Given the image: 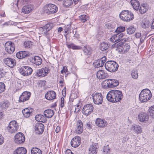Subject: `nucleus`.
Returning <instances> with one entry per match:
<instances>
[{"mask_svg": "<svg viewBox=\"0 0 154 154\" xmlns=\"http://www.w3.org/2000/svg\"><path fill=\"white\" fill-rule=\"evenodd\" d=\"M27 150L24 147H21L17 148L14 152V154H26Z\"/></svg>", "mask_w": 154, "mask_h": 154, "instance_id": "72a5a7b5", "label": "nucleus"}, {"mask_svg": "<svg viewBox=\"0 0 154 154\" xmlns=\"http://www.w3.org/2000/svg\"><path fill=\"white\" fill-rule=\"evenodd\" d=\"M17 57L19 59H23L26 57H28L30 56V54L27 52L26 51H19L16 54Z\"/></svg>", "mask_w": 154, "mask_h": 154, "instance_id": "cd10ccee", "label": "nucleus"}, {"mask_svg": "<svg viewBox=\"0 0 154 154\" xmlns=\"http://www.w3.org/2000/svg\"><path fill=\"white\" fill-rule=\"evenodd\" d=\"M76 128H83V125L82 121L80 120H78L77 122Z\"/></svg>", "mask_w": 154, "mask_h": 154, "instance_id": "864d4df0", "label": "nucleus"}, {"mask_svg": "<svg viewBox=\"0 0 154 154\" xmlns=\"http://www.w3.org/2000/svg\"><path fill=\"white\" fill-rule=\"evenodd\" d=\"M79 103H78L76 105V106L75 107V110L74 111V112L77 113L79 112Z\"/></svg>", "mask_w": 154, "mask_h": 154, "instance_id": "052dcab7", "label": "nucleus"}, {"mask_svg": "<svg viewBox=\"0 0 154 154\" xmlns=\"http://www.w3.org/2000/svg\"><path fill=\"white\" fill-rule=\"evenodd\" d=\"M89 19V17L88 16L85 14L81 15L79 17V20H81L82 23H85Z\"/></svg>", "mask_w": 154, "mask_h": 154, "instance_id": "a19ab883", "label": "nucleus"}, {"mask_svg": "<svg viewBox=\"0 0 154 154\" xmlns=\"http://www.w3.org/2000/svg\"><path fill=\"white\" fill-rule=\"evenodd\" d=\"M94 107L92 105L90 104L85 105L82 110L83 114L87 116L91 114L93 112Z\"/></svg>", "mask_w": 154, "mask_h": 154, "instance_id": "6e6552de", "label": "nucleus"}, {"mask_svg": "<svg viewBox=\"0 0 154 154\" xmlns=\"http://www.w3.org/2000/svg\"><path fill=\"white\" fill-rule=\"evenodd\" d=\"M64 30L65 31V33H67L68 31L71 30V26L70 25H67L64 26Z\"/></svg>", "mask_w": 154, "mask_h": 154, "instance_id": "603ef678", "label": "nucleus"}, {"mask_svg": "<svg viewBox=\"0 0 154 154\" xmlns=\"http://www.w3.org/2000/svg\"><path fill=\"white\" fill-rule=\"evenodd\" d=\"M66 45L68 48L73 50H79L82 48L81 46L76 45L73 43L66 42Z\"/></svg>", "mask_w": 154, "mask_h": 154, "instance_id": "473e14b6", "label": "nucleus"}, {"mask_svg": "<svg viewBox=\"0 0 154 154\" xmlns=\"http://www.w3.org/2000/svg\"><path fill=\"white\" fill-rule=\"evenodd\" d=\"M131 75L132 77L134 79H137L138 78L137 71L136 69H134L132 71Z\"/></svg>", "mask_w": 154, "mask_h": 154, "instance_id": "37998d69", "label": "nucleus"}, {"mask_svg": "<svg viewBox=\"0 0 154 154\" xmlns=\"http://www.w3.org/2000/svg\"><path fill=\"white\" fill-rule=\"evenodd\" d=\"M107 81L106 85L108 88H111L116 87L119 85L118 81L115 79H108Z\"/></svg>", "mask_w": 154, "mask_h": 154, "instance_id": "a211bd4d", "label": "nucleus"}, {"mask_svg": "<svg viewBox=\"0 0 154 154\" xmlns=\"http://www.w3.org/2000/svg\"><path fill=\"white\" fill-rule=\"evenodd\" d=\"M18 128V125L16 121H12L9 124L8 126L7 127V129L11 133H15L16 132Z\"/></svg>", "mask_w": 154, "mask_h": 154, "instance_id": "0eeeda50", "label": "nucleus"}, {"mask_svg": "<svg viewBox=\"0 0 154 154\" xmlns=\"http://www.w3.org/2000/svg\"><path fill=\"white\" fill-rule=\"evenodd\" d=\"M6 72L5 71V70L3 69H0V78H2L4 77L5 74Z\"/></svg>", "mask_w": 154, "mask_h": 154, "instance_id": "13d9d810", "label": "nucleus"}, {"mask_svg": "<svg viewBox=\"0 0 154 154\" xmlns=\"http://www.w3.org/2000/svg\"><path fill=\"white\" fill-rule=\"evenodd\" d=\"M31 154H42V151L37 147H33L31 150Z\"/></svg>", "mask_w": 154, "mask_h": 154, "instance_id": "ea45409f", "label": "nucleus"}, {"mask_svg": "<svg viewBox=\"0 0 154 154\" xmlns=\"http://www.w3.org/2000/svg\"><path fill=\"white\" fill-rule=\"evenodd\" d=\"M33 111V109L29 108L23 109L22 112L24 116L27 118L32 115Z\"/></svg>", "mask_w": 154, "mask_h": 154, "instance_id": "393cba45", "label": "nucleus"}, {"mask_svg": "<svg viewBox=\"0 0 154 154\" xmlns=\"http://www.w3.org/2000/svg\"><path fill=\"white\" fill-rule=\"evenodd\" d=\"M60 130V126H57L55 130V132L57 133H58Z\"/></svg>", "mask_w": 154, "mask_h": 154, "instance_id": "338daca9", "label": "nucleus"}, {"mask_svg": "<svg viewBox=\"0 0 154 154\" xmlns=\"http://www.w3.org/2000/svg\"><path fill=\"white\" fill-rule=\"evenodd\" d=\"M106 70L111 72L116 71L119 67L118 64L114 61H109L106 62L105 65Z\"/></svg>", "mask_w": 154, "mask_h": 154, "instance_id": "20e7f679", "label": "nucleus"}, {"mask_svg": "<svg viewBox=\"0 0 154 154\" xmlns=\"http://www.w3.org/2000/svg\"><path fill=\"white\" fill-rule=\"evenodd\" d=\"M108 76V74L102 70L98 71L97 73V77L99 79H104Z\"/></svg>", "mask_w": 154, "mask_h": 154, "instance_id": "b1692460", "label": "nucleus"}, {"mask_svg": "<svg viewBox=\"0 0 154 154\" xmlns=\"http://www.w3.org/2000/svg\"><path fill=\"white\" fill-rule=\"evenodd\" d=\"M83 131V128H76L75 129V132L78 134H79L82 133Z\"/></svg>", "mask_w": 154, "mask_h": 154, "instance_id": "6e6d98bb", "label": "nucleus"}, {"mask_svg": "<svg viewBox=\"0 0 154 154\" xmlns=\"http://www.w3.org/2000/svg\"><path fill=\"white\" fill-rule=\"evenodd\" d=\"M100 48L101 51H105L109 48V45L107 43L103 42L101 43Z\"/></svg>", "mask_w": 154, "mask_h": 154, "instance_id": "4c0bfd02", "label": "nucleus"}, {"mask_svg": "<svg viewBox=\"0 0 154 154\" xmlns=\"http://www.w3.org/2000/svg\"><path fill=\"white\" fill-rule=\"evenodd\" d=\"M34 129L37 134H41L44 130V125L42 123L37 122L35 124Z\"/></svg>", "mask_w": 154, "mask_h": 154, "instance_id": "dca6fc26", "label": "nucleus"}, {"mask_svg": "<svg viewBox=\"0 0 154 154\" xmlns=\"http://www.w3.org/2000/svg\"><path fill=\"white\" fill-rule=\"evenodd\" d=\"M110 150L108 145L104 146L103 150V154H109V153Z\"/></svg>", "mask_w": 154, "mask_h": 154, "instance_id": "de8ad7c7", "label": "nucleus"}, {"mask_svg": "<svg viewBox=\"0 0 154 154\" xmlns=\"http://www.w3.org/2000/svg\"><path fill=\"white\" fill-rule=\"evenodd\" d=\"M115 92L118 95L117 96H114V103H116L117 102L120 101L122 98V92L119 91L115 90Z\"/></svg>", "mask_w": 154, "mask_h": 154, "instance_id": "c756f323", "label": "nucleus"}, {"mask_svg": "<svg viewBox=\"0 0 154 154\" xmlns=\"http://www.w3.org/2000/svg\"><path fill=\"white\" fill-rule=\"evenodd\" d=\"M95 124L99 127L104 128L107 126V123L105 120L98 118L95 121Z\"/></svg>", "mask_w": 154, "mask_h": 154, "instance_id": "412c9836", "label": "nucleus"}, {"mask_svg": "<svg viewBox=\"0 0 154 154\" xmlns=\"http://www.w3.org/2000/svg\"><path fill=\"white\" fill-rule=\"evenodd\" d=\"M14 141L17 144L23 143L25 140V137L22 133L19 132L15 136Z\"/></svg>", "mask_w": 154, "mask_h": 154, "instance_id": "f8f14e48", "label": "nucleus"}, {"mask_svg": "<svg viewBox=\"0 0 154 154\" xmlns=\"http://www.w3.org/2000/svg\"><path fill=\"white\" fill-rule=\"evenodd\" d=\"M120 18L123 21L129 22L133 20L134 18L133 13L128 10H123L119 14Z\"/></svg>", "mask_w": 154, "mask_h": 154, "instance_id": "7ed1b4c3", "label": "nucleus"}, {"mask_svg": "<svg viewBox=\"0 0 154 154\" xmlns=\"http://www.w3.org/2000/svg\"><path fill=\"white\" fill-rule=\"evenodd\" d=\"M31 93L30 92L24 91L20 96L19 101L20 102H24L28 100L30 97Z\"/></svg>", "mask_w": 154, "mask_h": 154, "instance_id": "ddd939ff", "label": "nucleus"}, {"mask_svg": "<svg viewBox=\"0 0 154 154\" xmlns=\"http://www.w3.org/2000/svg\"><path fill=\"white\" fill-rule=\"evenodd\" d=\"M152 94L148 89L142 90L139 95V100L142 103L146 102L152 97Z\"/></svg>", "mask_w": 154, "mask_h": 154, "instance_id": "f03ea898", "label": "nucleus"}, {"mask_svg": "<svg viewBox=\"0 0 154 154\" xmlns=\"http://www.w3.org/2000/svg\"><path fill=\"white\" fill-rule=\"evenodd\" d=\"M126 36L124 35L123 33H117L112 35L110 38V41L112 42H115L117 41H120L124 38H125Z\"/></svg>", "mask_w": 154, "mask_h": 154, "instance_id": "9b49d317", "label": "nucleus"}, {"mask_svg": "<svg viewBox=\"0 0 154 154\" xmlns=\"http://www.w3.org/2000/svg\"><path fill=\"white\" fill-rule=\"evenodd\" d=\"M115 90L110 91L106 95V98L107 100L111 102L114 103V96H117V94L116 92H115Z\"/></svg>", "mask_w": 154, "mask_h": 154, "instance_id": "aec40b11", "label": "nucleus"}, {"mask_svg": "<svg viewBox=\"0 0 154 154\" xmlns=\"http://www.w3.org/2000/svg\"><path fill=\"white\" fill-rule=\"evenodd\" d=\"M131 4L133 9L136 11H138L140 6V3L137 0H131Z\"/></svg>", "mask_w": 154, "mask_h": 154, "instance_id": "2f4dec72", "label": "nucleus"}, {"mask_svg": "<svg viewBox=\"0 0 154 154\" xmlns=\"http://www.w3.org/2000/svg\"><path fill=\"white\" fill-rule=\"evenodd\" d=\"M43 9L44 12L49 15L57 12L58 10V8L54 4H49L45 5Z\"/></svg>", "mask_w": 154, "mask_h": 154, "instance_id": "39448f33", "label": "nucleus"}, {"mask_svg": "<svg viewBox=\"0 0 154 154\" xmlns=\"http://www.w3.org/2000/svg\"><path fill=\"white\" fill-rule=\"evenodd\" d=\"M138 119L141 122L146 121L148 120L149 115L146 113L141 112L139 114Z\"/></svg>", "mask_w": 154, "mask_h": 154, "instance_id": "bb28decb", "label": "nucleus"}, {"mask_svg": "<svg viewBox=\"0 0 154 154\" xmlns=\"http://www.w3.org/2000/svg\"><path fill=\"white\" fill-rule=\"evenodd\" d=\"M33 9V7L31 5H28L24 6L22 9V12L24 14L30 13Z\"/></svg>", "mask_w": 154, "mask_h": 154, "instance_id": "c85d7f7f", "label": "nucleus"}, {"mask_svg": "<svg viewBox=\"0 0 154 154\" xmlns=\"http://www.w3.org/2000/svg\"><path fill=\"white\" fill-rule=\"evenodd\" d=\"M64 98L63 97H62L61 98V102H60V105L61 108L63 107L64 106Z\"/></svg>", "mask_w": 154, "mask_h": 154, "instance_id": "bf43d9fd", "label": "nucleus"}, {"mask_svg": "<svg viewBox=\"0 0 154 154\" xmlns=\"http://www.w3.org/2000/svg\"><path fill=\"white\" fill-rule=\"evenodd\" d=\"M94 66L97 68L103 66H101V63L99 60H96L93 63Z\"/></svg>", "mask_w": 154, "mask_h": 154, "instance_id": "09e8293b", "label": "nucleus"}, {"mask_svg": "<svg viewBox=\"0 0 154 154\" xmlns=\"http://www.w3.org/2000/svg\"><path fill=\"white\" fill-rule=\"evenodd\" d=\"M35 118L37 121L42 122H45L46 120L45 117L42 115H37Z\"/></svg>", "mask_w": 154, "mask_h": 154, "instance_id": "e433bc0d", "label": "nucleus"}, {"mask_svg": "<svg viewBox=\"0 0 154 154\" xmlns=\"http://www.w3.org/2000/svg\"><path fill=\"white\" fill-rule=\"evenodd\" d=\"M81 142L80 137L79 136H76L71 141V144L72 147L76 148L80 145Z\"/></svg>", "mask_w": 154, "mask_h": 154, "instance_id": "6ab92c4d", "label": "nucleus"}, {"mask_svg": "<svg viewBox=\"0 0 154 154\" xmlns=\"http://www.w3.org/2000/svg\"><path fill=\"white\" fill-rule=\"evenodd\" d=\"M5 48L6 51L10 54L12 53L15 50L14 44L11 42L6 43Z\"/></svg>", "mask_w": 154, "mask_h": 154, "instance_id": "f3484780", "label": "nucleus"}, {"mask_svg": "<svg viewBox=\"0 0 154 154\" xmlns=\"http://www.w3.org/2000/svg\"><path fill=\"white\" fill-rule=\"evenodd\" d=\"M134 131L137 134L140 133L142 131V128L138 125H135L133 127Z\"/></svg>", "mask_w": 154, "mask_h": 154, "instance_id": "49530a36", "label": "nucleus"}, {"mask_svg": "<svg viewBox=\"0 0 154 154\" xmlns=\"http://www.w3.org/2000/svg\"><path fill=\"white\" fill-rule=\"evenodd\" d=\"M72 4V0H65L63 3V5L66 8H68Z\"/></svg>", "mask_w": 154, "mask_h": 154, "instance_id": "c03bdc74", "label": "nucleus"}, {"mask_svg": "<svg viewBox=\"0 0 154 154\" xmlns=\"http://www.w3.org/2000/svg\"><path fill=\"white\" fill-rule=\"evenodd\" d=\"M40 83H41L42 85L44 86L45 85L46 83V81L45 80L41 81H40Z\"/></svg>", "mask_w": 154, "mask_h": 154, "instance_id": "774afa93", "label": "nucleus"}, {"mask_svg": "<svg viewBox=\"0 0 154 154\" xmlns=\"http://www.w3.org/2000/svg\"><path fill=\"white\" fill-rule=\"evenodd\" d=\"M54 111L51 109H48L45 110L44 112L45 116L48 118L52 117L54 115Z\"/></svg>", "mask_w": 154, "mask_h": 154, "instance_id": "c9c22d12", "label": "nucleus"}, {"mask_svg": "<svg viewBox=\"0 0 154 154\" xmlns=\"http://www.w3.org/2000/svg\"><path fill=\"white\" fill-rule=\"evenodd\" d=\"M10 105V103L8 101H3L0 104V107L2 109L8 108Z\"/></svg>", "mask_w": 154, "mask_h": 154, "instance_id": "a18cd8bd", "label": "nucleus"}, {"mask_svg": "<svg viewBox=\"0 0 154 154\" xmlns=\"http://www.w3.org/2000/svg\"><path fill=\"white\" fill-rule=\"evenodd\" d=\"M53 26V23H48L43 27L41 28L40 30L42 34H46V33L51 29Z\"/></svg>", "mask_w": 154, "mask_h": 154, "instance_id": "4be33fe9", "label": "nucleus"}, {"mask_svg": "<svg viewBox=\"0 0 154 154\" xmlns=\"http://www.w3.org/2000/svg\"><path fill=\"white\" fill-rule=\"evenodd\" d=\"M148 112L150 117L154 118V105L149 107Z\"/></svg>", "mask_w": 154, "mask_h": 154, "instance_id": "79ce46f5", "label": "nucleus"}, {"mask_svg": "<svg viewBox=\"0 0 154 154\" xmlns=\"http://www.w3.org/2000/svg\"><path fill=\"white\" fill-rule=\"evenodd\" d=\"M94 103L96 104H101L103 101V97L100 93H96L92 95Z\"/></svg>", "mask_w": 154, "mask_h": 154, "instance_id": "9d476101", "label": "nucleus"}, {"mask_svg": "<svg viewBox=\"0 0 154 154\" xmlns=\"http://www.w3.org/2000/svg\"><path fill=\"white\" fill-rule=\"evenodd\" d=\"M98 147L99 146L97 143L93 144L90 146V147L89 148V154H97V151Z\"/></svg>", "mask_w": 154, "mask_h": 154, "instance_id": "a878e982", "label": "nucleus"}, {"mask_svg": "<svg viewBox=\"0 0 154 154\" xmlns=\"http://www.w3.org/2000/svg\"><path fill=\"white\" fill-rule=\"evenodd\" d=\"M45 96L47 100H52L55 98L56 94L54 91H50L46 93Z\"/></svg>", "mask_w": 154, "mask_h": 154, "instance_id": "5701e85b", "label": "nucleus"}, {"mask_svg": "<svg viewBox=\"0 0 154 154\" xmlns=\"http://www.w3.org/2000/svg\"><path fill=\"white\" fill-rule=\"evenodd\" d=\"M125 27L124 26H120L118 27L116 30L118 33H123L122 32L125 30Z\"/></svg>", "mask_w": 154, "mask_h": 154, "instance_id": "8fccbe9b", "label": "nucleus"}, {"mask_svg": "<svg viewBox=\"0 0 154 154\" xmlns=\"http://www.w3.org/2000/svg\"><path fill=\"white\" fill-rule=\"evenodd\" d=\"M73 37H74V38L78 39L80 38L79 35V34H74Z\"/></svg>", "mask_w": 154, "mask_h": 154, "instance_id": "69168bd1", "label": "nucleus"}, {"mask_svg": "<svg viewBox=\"0 0 154 154\" xmlns=\"http://www.w3.org/2000/svg\"><path fill=\"white\" fill-rule=\"evenodd\" d=\"M148 9V6L147 4H142L140 6L139 12L141 14H143L147 11Z\"/></svg>", "mask_w": 154, "mask_h": 154, "instance_id": "f704fd0d", "label": "nucleus"}, {"mask_svg": "<svg viewBox=\"0 0 154 154\" xmlns=\"http://www.w3.org/2000/svg\"><path fill=\"white\" fill-rule=\"evenodd\" d=\"M4 138L2 135H0V145H2L4 143Z\"/></svg>", "mask_w": 154, "mask_h": 154, "instance_id": "680f3d73", "label": "nucleus"}, {"mask_svg": "<svg viewBox=\"0 0 154 154\" xmlns=\"http://www.w3.org/2000/svg\"><path fill=\"white\" fill-rule=\"evenodd\" d=\"M128 40V37L124 38L120 41L114 43L112 46L119 48V51L122 53H126L129 50L130 46L129 44L124 43Z\"/></svg>", "mask_w": 154, "mask_h": 154, "instance_id": "f257e3e1", "label": "nucleus"}, {"mask_svg": "<svg viewBox=\"0 0 154 154\" xmlns=\"http://www.w3.org/2000/svg\"><path fill=\"white\" fill-rule=\"evenodd\" d=\"M135 30L136 28L134 26H130L126 29L127 33L129 35L134 33Z\"/></svg>", "mask_w": 154, "mask_h": 154, "instance_id": "58836bf2", "label": "nucleus"}, {"mask_svg": "<svg viewBox=\"0 0 154 154\" xmlns=\"http://www.w3.org/2000/svg\"><path fill=\"white\" fill-rule=\"evenodd\" d=\"M66 154H74L72 153L71 150L70 149H67L66 150Z\"/></svg>", "mask_w": 154, "mask_h": 154, "instance_id": "e2e57ef3", "label": "nucleus"}, {"mask_svg": "<svg viewBox=\"0 0 154 154\" xmlns=\"http://www.w3.org/2000/svg\"><path fill=\"white\" fill-rule=\"evenodd\" d=\"M106 56H104L99 60L101 63V66H103L104 63L106 62Z\"/></svg>", "mask_w": 154, "mask_h": 154, "instance_id": "4d7b16f0", "label": "nucleus"}, {"mask_svg": "<svg viewBox=\"0 0 154 154\" xmlns=\"http://www.w3.org/2000/svg\"><path fill=\"white\" fill-rule=\"evenodd\" d=\"M3 62L6 65L11 68H13L16 64L15 59L10 57L4 58Z\"/></svg>", "mask_w": 154, "mask_h": 154, "instance_id": "2eb2a0df", "label": "nucleus"}, {"mask_svg": "<svg viewBox=\"0 0 154 154\" xmlns=\"http://www.w3.org/2000/svg\"><path fill=\"white\" fill-rule=\"evenodd\" d=\"M29 60L31 63L36 66H39L42 63V58L38 56H35L34 57H30Z\"/></svg>", "mask_w": 154, "mask_h": 154, "instance_id": "4468645a", "label": "nucleus"}, {"mask_svg": "<svg viewBox=\"0 0 154 154\" xmlns=\"http://www.w3.org/2000/svg\"><path fill=\"white\" fill-rule=\"evenodd\" d=\"M23 45L26 48H30L32 45V42L30 41H26L24 43Z\"/></svg>", "mask_w": 154, "mask_h": 154, "instance_id": "3c124183", "label": "nucleus"}, {"mask_svg": "<svg viewBox=\"0 0 154 154\" xmlns=\"http://www.w3.org/2000/svg\"><path fill=\"white\" fill-rule=\"evenodd\" d=\"M5 86V84L2 82H0V93L4 91Z\"/></svg>", "mask_w": 154, "mask_h": 154, "instance_id": "5fc2aeb1", "label": "nucleus"}, {"mask_svg": "<svg viewBox=\"0 0 154 154\" xmlns=\"http://www.w3.org/2000/svg\"><path fill=\"white\" fill-rule=\"evenodd\" d=\"M141 33L140 32H138L135 34V36L136 38H139L141 36Z\"/></svg>", "mask_w": 154, "mask_h": 154, "instance_id": "0e129e2a", "label": "nucleus"}, {"mask_svg": "<svg viewBox=\"0 0 154 154\" xmlns=\"http://www.w3.org/2000/svg\"><path fill=\"white\" fill-rule=\"evenodd\" d=\"M49 71V68L46 67L37 69L33 74L34 77H44L48 75Z\"/></svg>", "mask_w": 154, "mask_h": 154, "instance_id": "423d86ee", "label": "nucleus"}, {"mask_svg": "<svg viewBox=\"0 0 154 154\" xmlns=\"http://www.w3.org/2000/svg\"><path fill=\"white\" fill-rule=\"evenodd\" d=\"M32 69L29 66H23L20 69V73L23 76H28L31 74L32 72Z\"/></svg>", "mask_w": 154, "mask_h": 154, "instance_id": "1a4fd4ad", "label": "nucleus"}, {"mask_svg": "<svg viewBox=\"0 0 154 154\" xmlns=\"http://www.w3.org/2000/svg\"><path fill=\"white\" fill-rule=\"evenodd\" d=\"M83 50L85 54L86 55H91L92 52L91 48L89 45H86L84 47Z\"/></svg>", "mask_w": 154, "mask_h": 154, "instance_id": "7c9ffc66", "label": "nucleus"}]
</instances>
